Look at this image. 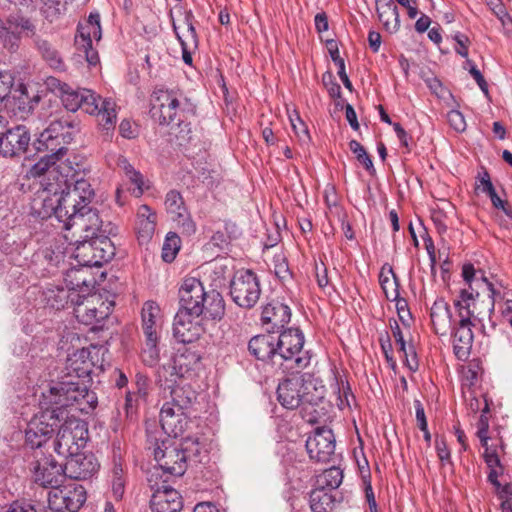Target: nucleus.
Returning <instances> with one entry per match:
<instances>
[{
    "instance_id": "obj_33",
    "label": "nucleus",
    "mask_w": 512,
    "mask_h": 512,
    "mask_svg": "<svg viewBox=\"0 0 512 512\" xmlns=\"http://www.w3.org/2000/svg\"><path fill=\"white\" fill-rule=\"evenodd\" d=\"M379 284L389 301H396L399 298V278L394 273L393 267L385 263L379 273Z\"/></svg>"
},
{
    "instance_id": "obj_31",
    "label": "nucleus",
    "mask_w": 512,
    "mask_h": 512,
    "mask_svg": "<svg viewBox=\"0 0 512 512\" xmlns=\"http://www.w3.org/2000/svg\"><path fill=\"white\" fill-rule=\"evenodd\" d=\"M376 11L386 31L395 33L399 30L400 15L393 0H377Z\"/></svg>"
},
{
    "instance_id": "obj_56",
    "label": "nucleus",
    "mask_w": 512,
    "mask_h": 512,
    "mask_svg": "<svg viewBox=\"0 0 512 512\" xmlns=\"http://www.w3.org/2000/svg\"><path fill=\"white\" fill-rule=\"evenodd\" d=\"M485 405L482 409L479 421L477 423V437L480 439L481 445H486V441H489L490 437L488 436L489 429V418L487 414L490 411L489 403L486 398H484Z\"/></svg>"
},
{
    "instance_id": "obj_42",
    "label": "nucleus",
    "mask_w": 512,
    "mask_h": 512,
    "mask_svg": "<svg viewBox=\"0 0 512 512\" xmlns=\"http://www.w3.org/2000/svg\"><path fill=\"white\" fill-rule=\"evenodd\" d=\"M343 481V471L336 466L324 470L316 477L315 486L329 492L337 489Z\"/></svg>"
},
{
    "instance_id": "obj_4",
    "label": "nucleus",
    "mask_w": 512,
    "mask_h": 512,
    "mask_svg": "<svg viewBox=\"0 0 512 512\" xmlns=\"http://www.w3.org/2000/svg\"><path fill=\"white\" fill-rule=\"evenodd\" d=\"M290 374L277 387V399L284 408L293 410L301 407L307 410L322 400V391L316 387L309 374Z\"/></svg>"
},
{
    "instance_id": "obj_34",
    "label": "nucleus",
    "mask_w": 512,
    "mask_h": 512,
    "mask_svg": "<svg viewBox=\"0 0 512 512\" xmlns=\"http://www.w3.org/2000/svg\"><path fill=\"white\" fill-rule=\"evenodd\" d=\"M178 367L175 365L173 359L161 365L157 371L156 382L161 389L165 392L169 388L182 383L186 377L183 373H179Z\"/></svg>"
},
{
    "instance_id": "obj_46",
    "label": "nucleus",
    "mask_w": 512,
    "mask_h": 512,
    "mask_svg": "<svg viewBox=\"0 0 512 512\" xmlns=\"http://www.w3.org/2000/svg\"><path fill=\"white\" fill-rule=\"evenodd\" d=\"M99 125L106 131L113 130L116 123L115 104L110 99H104L101 108L95 113Z\"/></svg>"
},
{
    "instance_id": "obj_2",
    "label": "nucleus",
    "mask_w": 512,
    "mask_h": 512,
    "mask_svg": "<svg viewBox=\"0 0 512 512\" xmlns=\"http://www.w3.org/2000/svg\"><path fill=\"white\" fill-rule=\"evenodd\" d=\"M63 157L51 152L41 157L28 171V177H44L42 186L51 195L49 198L57 199L74 187V181L85 178L84 171L75 170L71 162L62 161Z\"/></svg>"
},
{
    "instance_id": "obj_20",
    "label": "nucleus",
    "mask_w": 512,
    "mask_h": 512,
    "mask_svg": "<svg viewBox=\"0 0 512 512\" xmlns=\"http://www.w3.org/2000/svg\"><path fill=\"white\" fill-rule=\"evenodd\" d=\"M151 484L153 494L150 500L152 512H180L183 507L182 497L179 492L165 484Z\"/></svg>"
},
{
    "instance_id": "obj_36",
    "label": "nucleus",
    "mask_w": 512,
    "mask_h": 512,
    "mask_svg": "<svg viewBox=\"0 0 512 512\" xmlns=\"http://www.w3.org/2000/svg\"><path fill=\"white\" fill-rule=\"evenodd\" d=\"M336 502L332 492L325 489L315 486L309 493V506L312 512H332Z\"/></svg>"
},
{
    "instance_id": "obj_1",
    "label": "nucleus",
    "mask_w": 512,
    "mask_h": 512,
    "mask_svg": "<svg viewBox=\"0 0 512 512\" xmlns=\"http://www.w3.org/2000/svg\"><path fill=\"white\" fill-rule=\"evenodd\" d=\"M95 192L88 179L74 181V187L65 191L57 199H44V207L51 210V214L63 228L70 230L76 226L84 232L85 238L105 234L98 211L90 206Z\"/></svg>"
},
{
    "instance_id": "obj_64",
    "label": "nucleus",
    "mask_w": 512,
    "mask_h": 512,
    "mask_svg": "<svg viewBox=\"0 0 512 512\" xmlns=\"http://www.w3.org/2000/svg\"><path fill=\"white\" fill-rule=\"evenodd\" d=\"M6 512H37L35 506L25 500H15L7 508Z\"/></svg>"
},
{
    "instance_id": "obj_15",
    "label": "nucleus",
    "mask_w": 512,
    "mask_h": 512,
    "mask_svg": "<svg viewBox=\"0 0 512 512\" xmlns=\"http://www.w3.org/2000/svg\"><path fill=\"white\" fill-rule=\"evenodd\" d=\"M31 143V132L25 125L5 127L0 141V154L7 158H19L24 155Z\"/></svg>"
},
{
    "instance_id": "obj_24",
    "label": "nucleus",
    "mask_w": 512,
    "mask_h": 512,
    "mask_svg": "<svg viewBox=\"0 0 512 512\" xmlns=\"http://www.w3.org/2000/svg\"><path fill=\"white\" fill-rule=\"evenodd\" d=\"M93 352H98L96 347L82 348L75 351L67 359V376L72 378L84 379L90 377L95 363L93 361Z\"/></svg>"
},
{
    "instance_id": "obj_49",
    "label": "nucleus",
    "mask_w": 512,
    "mask_h": 512,
    "mask_svg": "<svg viewBox=\"0 0 512 512\" xmlns=\"http://www.w3.org/2000/svg\"><path fill=\"white\" fill-rule=\"evenodd\" d=\"M75 393L77 394V398H82L79 400V411L81 413L89 414L95 409L97 405L96 393L90 390L85 383L80 382Z\"/></svg>"
},
{
    "instance_id": "obj_30",
    "label": "nucleus",
    "mask_w": 512,
    "mask_h": 512,
    "mask_svg": "<svg viewBox=\"0 0 512 512\" xmlns=\"http://www.w3.org/2000/svg\"><path fill=\"white\" fill-rule=\"evenodd\" d=\"M201 320L219 321L225 314V303L222 295L215 289L208 290L202 302H200Z\"/></svg>"
},
{
    "instance_id": "obj_43",
    "label": "nucleus",
    "mask_w": 512,
    "mask_h": 512,
    "mask_svg": "<svg viewBox=\"0 0 512 512\" xmlns=\"http://www.w3.org/2000/svg\"><path fill=\"white\" fill-rule=\"evenodd\" d=\"M35 46L42 58L47 62V64L54 68L60 69L63 67V61L59 54V52L53 47V45L45 39H42L40 36H36L34 39Z\"/></svg>"
},
{
    "instance_id": "obj_57",
    "label": "nucleus",
    "mask_w": 512,
    "mask_h": 512,
    "mask_svg": "<svg viewBox=\"0 0 512 512\" xmlns=\"http://www.w3.org/2000/svg\"><path fill=\"white\" fill-rule=\"evenodd\" d=\"M337 387V400H338V407L342 410L346 407L351 406V402L355 400L354 395L352 394L350 385L348 382H345L344 380H340L336 382Z\"/></svg>"
},
{
    "instance_id": "obj_35",
    "label": "nucleus",
    "mask_w": 512,
    "mask_h": 512,
    "mask_svg": "<svg viewBox=\"0 0 512 512\" xmlns=\"http://www.w3.org/2000/svg\"><path fill=\"white\" fill-rule=\"evenodd\" d=\"M201 354L191 347H185L183 350L172 358L175 365L178 367L179 373L188 378L191 372L195 371L200 366Z\"/></svg>"
},
{
    "instance_id": "obj_39",
    "label": "nucleus",
    "mask_w": 512,
    "mask_h": 512,
    "mask_svg": "<svg viewBox=\"0 0 512 512\" xmlns=\"http://www.w3.org/2000/svg\"><path fill=\"white\" fill-rule=\"evenodd\" d=\"M4 108L11 111L15 116L23 118L32 110V105L27 93L22 89H16L7 99Z\"/></svg>"
},
{
    "instance_id": "obj_38",
    "label": "nucleus",
    "mask_w": 512,
    "mask_h": 512,
    "mask_svg": "<svg viewBox=\"0 0 512 512\" xmlns=\"http://www.w3.org/2000/svg\"><path fill=\"white\" fill-rule=\"evenodd\" d=\"M94 251V266L101 267L104 263L109 262L115 255V247L111 240L105 235L92 236Z\"/></svg>"
},
{
    "instance_id": "obj_10",
    "label": "nucleus",
    "mask_w": 512,
    "mask_h": 512,
    "mask_svg": "<svg viewBox=\"0 0 512 512\" xmlns=\"http://www.w3.org/2000/svg\"><path fill=\"white\" fill-rule=\"evenodd\" d=\"M29 422L25 431V443L33 452L43 450L60 423L61 414L55 409L40 408Z\"/></svg>"
},
{
    "instance_id": "obj_6",
    "label": "nucleus",
    "mask_w": 512,
    "mask_h": 512,
    "mask_svg": "<svg viewBox=\"0 0 512 512\" xmlns=\"http://www.w3.org/2000/svg\"><path fill=\"white\" fill-rule=\"evenodd\" d=\"M79 132V123L71 115L62 116L53 120L37 139V150L45 149L60 155L67 153L66 145L70 144L76 133Z\"/></svg>"
},
{
    "instance_id": "obj_11",
    "label": "nucleus",
    "mask_w": 512,
    "mask_h": 512,
    "mask_svg": "<svg viewBox=\"0 0 512 512\" xmlns=\"http://www.w3.org/2000/svg\"><path fill=\"white\" fill-rule=\"evenodd\" d=\"M79 383L80 381L66 380L51 385L48 391L42 392L39 400L40 408L57 410V413L62 415L60 416V422L68 418L65 414L66 408L74 407L75 410L79 411V400L82 398H77L75 393Z\"/></svg>"
},
{
    "instance_id": "obj_5",
    "label": "nucleus",
    "mask_w": 512,
    "mask_h": 512,
    "mask_svg": "<svg viewBox=\"0 0 512 512\" xmlns=\"http://www.w3.org/2000/svg\"><path fill=\"white\" fill-rule=\"evenodd\" d=\"M152 118L160 125L182 122L187 115H194L195 104L179 89L157 88L152 94Z\"/></svg>"
},
{
    "instance_id": "obj_63",
    "label": "nucleus",
    "mask_w": 512,
    "mask_h": 512,
    "mask_svg": "<svg viewBox=\"0 0 512 512\" xmlns=\"http://www.w3.org/2000/svg\"><path fill=\"white\" fill-rule=\"evenodd\" d=\"M449 125L457 132H463L466 129V122L463 114L458 110H451L447 114Z\"/></svg>"
},
{
    "instance_id": "obj_53",
    "label": "nucleus",
    "mask_w": 512,
    "mask_h": 512,
    "mask_svg": "<svg viewBox=\"0 0 512 512\" xmlns=\"http://www.w3.org/2000/svg\"><path fill=\"white\" fill-rule=\"evenodd\" d=\"M182 452H185L186 463L188 461L201 462L199 459L201 447L198 438L186 437L180 444Z\"/></svg>"
},
{
    "instance_id": "obj_19",
    "label": "nucleus",
    "mask_w": 512,
    "mask_h": 512,
    "mask_svg": "<svg viewBox=\"0 0 512 512\" xmlns=\"http://www.w3.org/2000/svg\"><path fill=\"white\" fill-rule=\"evenodd\" d=\"M206 292L203 283L199 279L195 277L185 278L178 291L179 310L200 316V313L203 312V310L200 309V302L203 301Z\"/></svg>"
},
{
    "instance_id": "obj_48",
    "label": "nucleus",
    "mask_w": 512,
    "mask_h": 512,
    "mask_svg": "<svg viewBox=\"0 0 512 512\" xmlns=\"http://www.w3.org/2000/svg\"><path fill=\"white\" fill-rule=\"evenodd\" d=\"M40 11L46 20L54 22L66 12V2L63 0H40Z\"/></svg>"
},
{
    "instance_id": "obj_44",
    "label": "nucleus",
    "mask_w": 512,
    "mask_h": 512,
    "mask_svg": "<svg viewBox=\"0 0 512 512\" xmlns=\"http://www.w3.org/2000/svg\"><path fill=\"white\" fill-rule=\"evenodd\" d=\"M73 256L79 266L87 268L95 267L92 238H85V236H83V240L77 241Z\"/></svg>"
},
{
    "instance_id": "obj_21",
    "label": "nucleus",
    "mask_w": 512,
    "mask_h": 512,
    "mask_svg": "<svg viewBox=\"0 0 512 512\" xmlns=\"http://www.w3.org/2000/svg\"><path fill=\"white\" fill-rule=\"evenodd\" d=\"M291 308L279 300H271L262 307L261 323L267 332L283 330L291 320Z\"/></svg>"
},
{
    "instance_id": "obj_18",
    "label": "nucleus",
    "mask_w": 512,
    "mask_h": 512,
    "mask_svg": "<svg viewBox=\"0 0 512 512\" xmlns=\"http://www.w3.org/2000/svg\"><path fill=\"white\" fill-rule=\"evenodd\" d=\"M165 210L182 231L188 235L195 233L196 225L192 220L181 193L170 190L165 196Z\"/></svg>"
},
{
    "instance_id": "obj_41",
    "label": "nucleus",
    "mask_w": 512,
    "mask_h": 512,
    "mask_svg": "<svg viewBox=\"0 0 512 512\" xmlns=\"http://www.w3.org/2000/svg\"><path fill=\"white\" fill-rule=\"evenodd\" d=\"M160 308L154 301H147L142 308V327L145 337H157L156 320L159 317Z\"/></svg>"
},
{
    "instance_id": "obj_54",
    "label": "nucleus",
    "mask_w": 512,
    "mask_h": 512,
    "mask_svg": "<svg viewBox=\"0 0 512 512\" xmlns=\"http://www.w3.org/2000/svg\"><path fill=\"white\" fill-rule=\"evenodd\" d=\"M349 149L352 151L353 154H355L357 160L364 166V168L370 174L375 173V168L373 166V162L370 155L357 140H351L349 142Z\"/></svg>"
},
{
    "instance_id": "obj_62",
    "label": "nucleus",
    "mask_w": 512,
    "mask_h": 512,
    "mask_svg": "<svg viewBox=\"0 0 512 512\" xmlns=\"http://www.w3.org/2000/svg\"><path fill=\"white\" fill-rule=\"evenodd\" d=\"M291 126L302 143H308L311 140L307 125L300 119L299 116L296 118H290Z\"/></svg>"
},
{
    "instance_id": "obj_61",
    "label": "nucleus",
    "mask_w": 512,
    "mask_h": 512,
    "mask_svg": "<svg viewBox=\"0 0 512 512\" xmlns=\"http://www.w3.org/2000/svg\"><path fill=\"white\" fill-rule=\"evenodd\" d=\"M454 306L458 313V320H455V323L473 325L471 318L474 312L470 309V304H462V301H454Z\"/></svg>"
},
{
    "instance_id": "obj_60",
    "label": "nucleus",
    "mask_w": 512,
    "mask_h": 512,
    "mask_svg": "<svg viewBox=\"0 0 512 512\" xmlns=\"http://www.w3.org/2000/svg\"><path fill=\"white\" fill-rule=\"evenodd\" d=\"M464 69L468 70L470 75L474 78V80L478 84L481 91H483L485 94H488L487 82H486L484 76L482 75V73L480 72V70L477 68L476 64L472 60L466 58V61L464 63Z\"/></svg>"
},
{
    "instance_id": "obj_14",
    "label": "nucleus",
    "mask_w": 512,
    "mask_h": 512,
    "mask_svg": "<svg viewBox=\"0 0 512 512\" xmlns=\"http://www.w3.org/2000/svg\"><path fill=\"white\" fill-rule=\"evenodd\" d=\"M73 313L79 323L94 325L108 317L110 310L98 295L81 294L73 307Z\"/></svg>"
},
{
    "instance_id": "obj_16",
    "label": "nucleus",
    "mask_w": 512,
    "mask_h": 512,
    "mask_svg": "<svg viewBox=\"0 0 512 512\" xmlns=\"http://www.w3.org/2000/svg\"><path fill=\"white\" fill-rule=\"evenodd\" d=\"M311 460L319 463L330 461L335 452V437L333 431L326 427L317 428L309 436L305 444Z\"/></svg>"
},
{
    "instance_id": "obj_51",
    "label": "nucleus",
    "mask_w": 512,
    "mask_h": 512,
    "mask_svg": "<svg viewBox=\"0 0 512 512\" xmlns=\"http://www.w3.org/2000/svg\"><path fill=\"white\" fill-rule=\"evenodd\" d=\"M92 39L88 37L76 36L77 50L85 55L86 61L90 65H97L99 63V55L96 49L92 46Z\"/></svg>"
},
{
    "instance_id": "obj_55",
    "label": "nucleus",
    "mask_w": 512,
    "mask_h": 512,
    "mask_svg": "<svg viewBox=\"0 0 512 512\" xmlns=\"http://www.w3.org/2000/svg\"><path fill=\"white\" fill-rule=\"evenodd\" d=\"M83 93L84 96L79 109L90 115H95L99 108H101V103L104 99L89 89H86Z\"/></svg>"
},
{
    "instance_id": "obj_22",
    "label": "nucleus",
    "mask_w": 512,
    "mask_h": 512,
    "mask_svg": "<svg viewBox=\"0 0 512 512\" xmlns=\"http://www.w3.org/2000/svg\"><path fill=\"white\" fill-rule=\"evenodd\" d=\"M66 476L75 480H86L99 469V463L92 453L78 452L67 458L64 465Z\"/></svg>"
},
{
    "instance_id": "obj_28",
    "label": "nucleus",
    "mask_w": 512,
    "mask_h": 512,
    "mask_svg": "<svg viewBox=\"0 0 512 512\" xmlns=\"http://www.w3.org/2000/svg\"><path fill=\"white\" fill-rule=\"evenodd\" d=\"M1 35L7 37L8 34H12L14 38L19 39L21 34L25 36L33 37L35 39L36 26L32 20L21 14L10 15L6 22L0 25Z\"/></svg>"
},
{
    "instance_id": "obj_58",
    "label": "nucleus",
    "mask_w": 512,
    "mask_h": 512,
    "mask_svg": "<svg viewBox=\"0 0 512 512\" xmlns=\"http://www.w3.org/2000/svg\"><path fill=\"white\" fill-rule=\"evenodd\" d=\"M124 170H125V174L127 176V178L129 179V181L135 185V187L132 189V193L136 196V197H140L143 192H144V180H143V176L140 172L136 171L132 165H130L129 163H127L125 161V165H124Z\"/></svg>"
},
{
    "instance_id": "obj_45",
    "label": "nucleus",
    "mask_w": 512,
    "mask_h": 512,
    "mask_svg": "<svg viewBox=\"0 0 512 512\" xmlns=\"http://www.w3.org/2000/svg\"><path fill=\"white\" fill-rule=\"evenodd\" d=\"M85 88H73L68 84L61 87V101L64 107L70 112H76L81 107Z\"/></svg>"
},
{
    "instance_id": "obj_17",
    "label": "nucleus",
    "mask_w": 512,
    "mask_h": 512,
    "mask_svg": "<svg viewBox=\"0 0 512 512\" xmlns=\"http://www.w3.org/2000/svg\"><path fill=\"white\" fill-rule=\"evenodd\" d=\"M200 316L178 310L173 323V335L181 343H192L199 339L205 328Z\"/></svg>"
},
{
    "instance_id": "obj_50",
    "label": "nucleus",
    "mask_w": 512,
    "mask_h": 512,
    "mask_svg": "<svg viewBox=\"0 0 512 512\" xmlns=\"http://www.w3.org/2000/svg\"><path fill=\"white\" fill-rule=\"evenodd\" d=\"M181 240L176 233L169 232L165 238L162 247V259L167 263H171L180 250Z\"/></svg>"
},
{
    "instance_id": "obj_25",
    "label": "nucleus",
    "mask_w": 512,
    "mask_h": 512,
    "mask_svg": "<svg viewBox=\"0 0 512 512\" xmlns=\"http://www.w3.org/2000/svg\"><path fill=\"white\" fill-rule=\"evenodd\" d=\"M275 333L261 334L252 337L248 343V350L257 360L267 362L274 368L277 349L275 347Z\"/></svg>"
},
{
    "instance_id": "obj_23",
    "label": "nucleus",
    "mask_w": 512,
    "mask_h": 512,
    "mask_svg": "<svg viewBox=\"0 0 512 512\" xmlns=\"http://www.w3.org/2000/svg\"><path fill=\"white\" fill-rule=\"evenodd\" d=\"M184 410L173 404H163L160 410V424L168 437H180L187 429L189 420Z\"/></svg>"
},
{
    "instance_id": "obj_37",
    "label": "nucleus",
    "mask_w": 512,
    "mask_h": 512,
    "mask_svg": "<svg viewBox=\"0 0 512 512\" xmlns=\"http://www.w3.org/2000/svg\"><path fill=\"white\" fill-rule=\"evenodd\" d=\"M136 228L138 237L143 240L150 239L156 228V214L147 205H141L137 211Z\"/></svg>"
},
{
    "instance_id": "obj_32",
    "label": "nucleus",
    "mask_w": 512,
    "mask_h": 512,
    "mask_svg": "<svg viewBox=\"0 0 512 512\" xmlns=\"http://www.w3.org/2000/svg\"><path fill=\"white\" fill-rule=\"evenodd\" d=\"M80 293L70 291L67 287H57L51 289L46 294V303L49 307L55 310H61L71 304L73 307L80 299Z\"/></svg>"
},
{
    "instance_id": "obj_8",
    "label": "nucleus",
    "mask_w": 512,
    "mask_h": 512,
    "mask_svg": "<svg viewBox=\"0 0 512 512\" xmlns=\"http://www.w3.org/2000/svg\"><path fill=\"white\" fill-rule=\"evenodd\" d=\"M28 467L32 481L43 488H50V490L61 486L67 477L65 467L43 450L32 453Z\"/></svg>"
},
{
    "instance_id": "obj_29",
    "label": "nucleus",
    "mask_w": 512,
    "mask_h": 512,
    "mask_svg": "<svg viewBox=\"0 0 512 512\" xmlns=\"http://www.w3.org/2000/svg\"><path fill=\"white\" fill-rule=\"evenodd\" d=\"M472 326L454 323L451 328L453 330V350L460 360H466L470 354L474 338Z\"/></svg>"
},
{
    "instance_id": "obj_9",
    "label": "nucleus",
    "mask_w": 512,
    "mask_h": 512,
    "mask_svg": "<svg viewBox=\"0 0 512 512\" xmlns=\"http://www.w3.org/2000/svg\"><path fill=\"white\" fill-rule=\"evenodd\" d=\"M88 441V428L84 421L65 418L54 441L55 452L68 458L85 448Z\"/></svg>"
},
{
    "instance_id": "obj_27",
    "label": "nucleus",
    "mask_w": 512,
    "mask_h": 512,
    "mask_svg": "<svg viewBox=\"0 0 512 512\" xmlns=\"http://www.w3.org/2000/svg\"><path fill=\"white\" fill-rule=\"evenodd\" d=\"M64 281L70 291L92 295L91 290L94 287L95 281L89 272V268L82 266L80 268H70L65 273Z\"/></svg>"
},
{
    "instance_id": "obj_13",
    "label": "nucleus",
    "mask_w": 512,
    "mask_h": 512,
    "mask_svg": "<svg viewBox=\"0 0 512 512\" xmlns=\"http://www.w3.org/2000/svg\"><path fill=\"white\" fill-rule=\"evenodd\" d=\"M86 501L82 486L61 489L60 486L48 492V507L53 512H77Z\"/></svg>"
},
{
    "instance_id": "obj_52",
    "label": "nucleus",
    "mask_w": 512,
    "mask_h": 512,
    "mask_svg": "<svg viewBox=\"0 0 512 512\" xmlns=\"http://www.w3.org/2000/svg\"><path fill=\"white\" fill-rule=\"evenodd\" d=\"M159 337H145V346L142 350L143 362L148 366H153L159 359V349L157 347Z\"/></svg>"
},
{
    "instance_id": "obj_26",
    "label": "nucleus",
    "mask_w": 512,
    "mask_h": 512,
    "mask_svg": "<svg viewBox=\"0 0 512 512\" xmlns=\"http://www.w3.org/2000/svg\"><path fill=\"white\" fill-rule=\"evenodd\" d=\"M430 317L435 333L441 336L447 335L455 323L451 308L443 298L435 300L431 307Z\"/></svg>"
},
{
    "instance_id": "obj_59",
    "label": "nucleus",
    "mask_w": 512,
    "mask_h": 512,
    "mask_svg": "<svg viewBox=\"0 0 512 512\" xmlns=\"http://www.w3.org/2000/svg\"><path fill=\"white\" fill-rule=\"evenodd\" d=\"M14 78L9 72H0V106H3L12 94Z\"/></svg>"
},
{
    "instance_id": "obj_3",
    "label": "nucleus",
    "mask_w": 512,
    "mask_h": 512,
    "mask_svg": "<svg viewBox=\"0 0 512 512\" xmlns=\"http://www.w3.org/2000/svg\"><path fill=\"white\" fill-rule=\"evenodd\" d=\"M276 336L277 353L274 369L282 373L301 372L311 362V354L304 350L305 337L298 328L280 330Z\"/></svg>"
},
{
    "instance_id": "obj_40",
    "label": "nucleus",
    "mask_w": 512,
    "mask_h": 512,
    "mask_svg": "<svg viewBox=\"0 0 512 512\" xmlns=\"http://www.w3.org/2000/svg\"><path fill=\"white\" fill-rule=\"evenodd\" d=\"M166 391L169 392L171 400L164 404H173L182 409H186L196 399L195 391L189 385H184L183 382Z\"/></svg>"
},
{
    "instance_id": "obj_47",
    "label": "nucleus",
    "mask_w": 512,
    "mask_h": 512,
    "mask_svg": "<svg viewBox=\"0 0 512 512\" xmlns=\"http://www.w3.org/2000/svg\"><path fill=\"white\" fill-rule=\"evenodd\" d=\"M80 37L94 38L99 41L102 36L100 15L97 12L90 13L86 23L78 26V35Z\"/></svg>"
},
{
    "instance_id": "obj_12",
    "label": "nucleus",
    "mask_w": 512,
    "mask_h": 512,
    "mask_svg": "<svg viewBox=\"0 0 512 512\" xmlns=\"http://www.w3.org/2000/svg\"><path fill=\"white\" fill-rule=\"evenodd\" d=\"M261 294L259 279L252 270H240L230 283L232 300L242 308H252Z\"/></svg>"
},
{
    "instance_id": "obj_7",
    "label": "nucleus",
    "mask_w": 512,
    "mask_h": 512,
    "mask_svg": "<svg viewBox=\"0 0 512 512\" xmlns=\"http://www.w3.org/2000/svg\"><path fill=\"white\" fill-rule=\"evenodd\" d=\"M148 442L150 443L148 448L152 450L154 459L163 473L172 476H182L185 473L187 463L185 452H182L180 444L168 437L160 440L151 435L148 436Z\"/></svg>"
}]
</instances>
